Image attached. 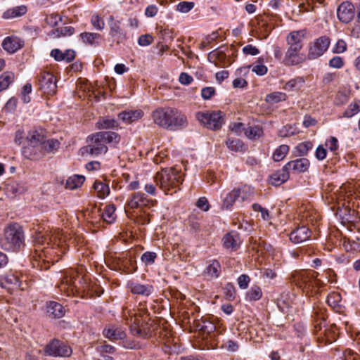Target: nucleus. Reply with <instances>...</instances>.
Wrapping results in <instances>:
<instances>
[{"label": "nucleus", "instance_id": "nucleus-1", "mask_svg": "<svg viewBox=\"0 0 360 360\" xmlns=\"http://www.w3.org/2000/svg\"><path fill=\"white\" fill-rule=\"evenodd\" d=\"M151 116L155 124L166 129L177 130L187 124L186 116L175 108H158Z\"/></svg>", "mask_w": 360, "mask_h": 360}, {"label": "nucleus", "instance_id": "nucleus-2", "mask_svg": "<svg viewBox=\"0 0 360 360\" xmlns=\"http://www.w3.org/2000/svg\"><path fill=\"white\" fill-rule=\"evenodd\" d=\"M34 252L33 257L37 260H42L43 262H49L48 255H51V250L48 249L45 245L49 246L51 243L59 246L62 240H65L63 238V233L58 231L54 233L50 232H43L42 231H37L34 236Z\"/></svg>", "mask_w": 360, "mask_h": 360}, {"label": "nucleus", "instance_id": "nucleus-3", "mask_svg": "<svg viewBox=\"0 0 360 360\" xmlns=\"http://www.w3.org/2000/svg\"><path fill=\"white\" fill-rule=\"evenodd\" d=\"M154 179L156 185L167 195L176 193L184 181L180 171L174 167L162 169L155 174Z\"/></svg>", "mask_w": 360, "mask_h": 360}, {"label": "nucleus", "instance_id": "nucleus-4", "mask_svg": "<svg viewBox=\"0 0 360 360\" xmlns=\"http://www.w3.org/2000/svg\"><path fill=\"white\" fill-rule=\"evenodd\" d=\"M315 271H298L292 274V282L307 295L310 296L323 285Z\"/></svg>", "mask_w": 360, "mask_h": 360}, {"label": "nucleus", "instance_id": "nucleus-5", "mask_svg": "<svg viewBox=\"0 0 360 360\" xmlns=\"http://www.w3.org/2000/svg\"><path fill=\"white\" fill-rule=\"evenodd\" d=\"M44 134L41 131L30 130L26 137V145L22 148V155L30 160H38L44 156Z\"/></svg>", "mask_w": 360, "mask_h": 360}, {"label": "nucleus", "instance_id": "nucleus-6", "mask_svg": "<svg viewBox=\"0 0 360 360\" xmlns=\"http://www.w3.org/2000/svg\"><path fill=\"white\" fill-rule=\"evenodd\" d=\"M0 244L6 250H19L25 245V236L22 227L17 223L8 225L4 229Z\"/></svg>", "mask_w": 360, "mask_h": 360}, {"label": "nucleus", "instance_id": "nucleus-7", "mask_svg": "<svg viewBox=\"0 0 360 360\" xmlns=\"http://www.w3.org/2000/svg\"><path fill=\"white\" fill-rule=\"evenodd\" d=\"M88 282L86 277L82 276L81 273L77 270L71 269L65 272V275L58 285V288L67 296H70L78 292L81 288L85 290L86 287L84 284Z\"/></svg>", "mask_w": 360, "mask_h": 360}, {"label": "nucleus", "instance_id": "nucleus-8", "mask_svg": "<svg viewBox=\"0 0 360 360\" xmlns=\"http://www.w3.org/2000/svg\"><path fill=\"white\" fill-rule=\"evenodd\" d=\"M196 118L204 127L212 130L219 129L224 122V114L221 111L198 112Z\"/></svg>", "mask_w": 360, "mask_h": 360}, {"label": "nucleus", "instance_id": "nucleus-9", "mask_svg": "<svg viewBox=\"0 0 360 360\" xmlns=\"http://www.w3.org/2000/svg\"><path fill=\"white\" fill-rule=\"evenodd\" d=\"M88 140L89 143L82 148L86 153L91 155H98L107 153L108 147L99 132L89 136Z\"/></svg>", "mask_w": 360, "mask_h": 360}, {"label": "nucleus", "instance_id": "nucleus-10", "mask_svg": "<svg viewBox=\"0 0 360 360\" xmlns=\"http://www.w3.org/2000/svg\"><path fill=\"white\" fill-rule=\"evenodd\" d=\"M153 205V200L148 198L143 193L136 192L134 193L127 201L124 210L128 213L130 210H142L144 207H150Z\"/></svg>", "mask_w": 360, "mask_h": 360}, {"label": "nucleus", "instance_id": "nucleus-11", "mask_svg": "<svg viewBox=\"0 0 360 360\" xmlns=\"http://www.w3.org/2000/svg\"><path fill=\"white\" fill-rule=\"evenodd\" d=\"M39 89L48 96H53L56 93L57 85L54 75L48 72H41L38 79Z\"/></svg>", "mask_w": 360, "mask_h": 360}, {"label": "nucleus", "instance_id": "nucleus-12", "mask_svg": "<svg viewBox=\"0 0 360 360\" xmlns=\"http://www.w3.org/2000/svg\"><path fill=\"white\" fill-rule=\"evenodd\" d=\"M46 354L52 356L68 357L71 355L72 349L65 343L54 340L44 348Z\"/></svg>", "mask_w": 360, "mask_h": 360}, {"label": "nucleus", "instance_id": "nucleus-13", "mask_svg": "<svg viewBox=\"0 0 360 360\" xmlns=\"http://www.w3.org/2000/svg\"><path fill=\"white\" fill-rule=\"evenodd\" d=\"M330 44V40L326 36H321L316 39L309 47L308 58L312 60L321 56L327 51Z\"/></svg>", "mask_w": 360, "mask_h": 360}, {"label": "nucleus", "instance_id": "nucleus-14", "mask_svg": "<svg viewBox=\"0 0 360 360\" xmlns=\"http://www.w3.org/2000/svg\"><path fill=\"white\" fill-rule=\"evenodd\" d=\"M300 49L296 47H288L282 63L286 66H294L302 63L304 58L300 53Z\"/></svg>", "mask_w": 360, "mask_h": 360}, {"label": "nucleus", "instance_id": "nucleus-15", "mask_svg": "<svg viewBox=\"0 0 360 360\" xmlns=\"http://www.w3.org/2000/svg\"><path fill=\"white\" fill-rule=\"evenodd\" d=\"M108 25L110 28L109 34L116 40L117 44L122 42L126 39V33L121 27V22L117 20L112 15L108 18Z\"/></svg>", "mask_w": 360, "mask_h": 360}, {"label": "nucleus", "instance_id": "nucleus-16", "mask_svg": "<svg viewBox=\"0 0 360 360\" xmlns=\"http://www.w3.org/2000/svg\"><path fill=\"white\" fill-rule=\"evenodd\" d=\"M354 6L348 1L342 2L338 8L337 14L339 20L345 23L349 22L354 16Z\"/></svg>", "mask_w": 360, "mask_h": 360}, {"label": "nucleus", "instance_id": "nucleus-17", "mask_svg": "<svg viewBox=\"0 0 360 360\" xmlns=\"http://www.w3.org/2000/svg\"><path fill=\"white\" fill-rule=\"evenodd\" d=\"M20 278L16 273L10 271L2 276H0L1 287L6 288L8 291L20 288Z\"/></svg>", "mask_w": 360, "mask_h": 360}, {"label": "nucleus", "instance_id": "nucleus-18", "mask_svg": "<svg viewBox=\"0 0 360 360\" xmlns=\"http://www.w3.org/2000/svg\"><path fill=\"white\" fill-rule=\"evenodd\" d=\"M250 187L243 186L240 188H234L226 194L223 200L222 207L224 209H230L234 202L240 198L241 193H250Z\"/></svg>", "mask_w": 360, "mask_h": 360}, {"label": "nucleus", "instance_id": "nucleus-19", "mask_svg": "<svg viewBox=\"0 0 360 360\" xmlns=\"http://www.w3.org/2000/svg\"><path fill=\"white\" fill-rule=\"evenodd\" d=\"M310 165V162L308 159L302 158L294 160L289 161L285 165V169H288V172H293L294 173H302L307 171Z\"/></svg>", "mask_w": 360, "mask_h": 360}, {"label": "nucleus", "instance_id": "nucleus-20", "mask_svg": "<svg viewBox=\"0 0 360 360\" xmlns=\"http://www.w3.org/2000/svg\"><path fill=\"white\" fill-rule=\"evenodd\" d=\"M311 236V231L305 226H298L292 230L290 235V240L295 243H301L307 240Z\"/></svg>", "mask_w": 360, "mask_h": 360}, {"label": "nucleus", "instance_id": "nucleus-21", "mask_svg": "<svg viewBox=\"0 0 360 360\" xmlns=\"http://www.w3.org/2000/svg\"><path fill=\"white\" fill-rule=\"evenodd\" d=\"M305 36L306 31L304 30L290 32L286 37L288 46L296 47L297 49L302 50L303 47L302 41Z\"/></svg>", "mask_w": 360, "mask_h": 360}, {"label": "nucleus", "instance_id": "nucleus-22", "mask_svg": "<svg viewBox=\"0 0 360 360\" xmlns=\"http://www.w3.org/2000/svg\"><path fill=\"white\" fill-rule=\"evenodd\" d=\"M24 45V41L15 36L6 37L2 42V47L7 52L13 53Z\"/></svg>", "mask_w": 360, "mask_h": 360}, {"label": "nucleus", "instance_id": "nucleus-23", "mask_svg": "<svg viewBox=\"0 0 360 360\" xmlns=\"http://www.w3.org/2000/svg\"><path fill=\"white\" fill-rule=\"evenodd\" d=\"M103 335L105 338L112 340H123L126 337V333L122 328L112 324H110L104 328Z\"/></svg>", "mask_w": 360, "mask_h": 360}, {"label": "nucleus", "instance_id": "nucleus-24", "mask_svg": "<svg viewBox=\"0 0 360 360\" xmlns=\"http://www.w3.org/2000/svg\"><path fill=\"white\" fill-rule=\"evenodd\" d=\"M207 59L217 67L224 68L229 65V60L222 51L214 50L211 51L208 54Z\"/></svg>", "mask_w": 360, "mask_h": 360}, {"label": "nucleus", "instance_id": "nucleus-25", "mask_svg": "<svg viewBox=\"0 0 360 360\" xmlns=\"http://www.w3.org/2000/svg\"><path fill=\"white\" fill-rule=\"evenodd\" d=\"M127 288L133 294L149 296L153 292V287L151 285H143L137 282L129 281Z\"/></svg>", "mask_w": 360, "mask_h": 360}, {"label": "nucleus", "instance_id": "nucleus-26", "mask_svg": "<svg viewBox=\"0 0 360 360\" xmlns=\"http://www.w3.org/2000/svg\"><path fill=\"white\" fill-rule=\"evenodd\" d=\"M143 116L141 110H124L118 114V118L126 124H131L141 119Z\"/></svg>", "mask_w": 360, "mask_h": 360}, {"label": "nucleus", "instance_id": "nucleus-27", "mask_svg": "<svg viewBox=\"0 0 360 360\" xmlns=\"http://www.w3.org/2000/svg\"><path fill=\"white\" fill-rule=\"evenodd\" d=\"M304 78L301 76H297L285 82L283 89L289 92H298L304 86Z\"/></svg>", "mask_w": 360, "mask_h": 360}, {"label": "nucleus", "instance_id": "nucleus-28", "mask_svg": "<svg viewBox=\"0 0 360 360\" xmlns=\"http://www.w3.org/2000/svg\"><path fill=\"white\" fill-rule=\"evenodd\" d=\"M289 172L285 169V165L282 169L274 172L269 177V184L278 186L285 183L289 179Z\"/></svg>", "mask_w": 360, "mask_h": 360}, {"label": "nucleus", "instance_id": "nucleus-29", "mask_svg": "<svg viewBox=\"0 0 360 360\" xmlns=\"http://www.w3.org/2000/svg\"><path fill=\"white\" fill-rule=\"evenodd\" d=\"M223 245L225 248L231 250H236L240 245L238 233L231 232L226 234L222 239Z\"/></svg>", "mask_w": 360, "mask_h": 360}, {"label": "nucleus", "instance_id": "nucleus-30", "mask_svg": "<svg viewBox=\"0 0 360 360\" xmlns=\"http://www.w3.org/2000/svg\"><path fill=\"white\" fill-rule=\"evenodd\" d=\"M49 316L53 319H60L65 316V310L60 303L50 301L46 304Z\"/></svg>", "mask_w": 360, "mask_h": 360}, {"label": "nucleus", "instance_id": "nucleus-31", "mask_svg": "<svg viewBox=\"0 0 360 360\" xmlns=\"http://www.w3.org/2000/svg\"><path fill=\"white\" fill-rule=\"evenodd\" d=\"M82 41L90 46H96L98 44L99 40L101 39V35L96 32H84L80 34Z\"/></svg>", "mask_w": 360, "mask_h": 360}, {"label": "nucleus", "instance_id": "nucleus-32", "mask_svg": "<svg viewBox=\"0 0 360 360\" xmlns=\"http://www.w3.org/2000/svg\"><path fill=\"white\" fill-rule=\"evenodd\" d=\"M27 12V7L24 5L15 6L14 8L8 9L3 14V18L5 19L18 18L23 15Z\"/></svg>", "mask_w": 360, "mask_h": 360}, {"label": "nucleus", "instance_id": "nucleus-33", "mask_svg": "<svg viewBox=\"0 0 360 360\" xmlns=\"http://www.w3.org/2000/svg\"><path fill=\"white\" fill-rule=\"evenodd\" d=\"M127 324L129 325L130 330L134 335H141L142 326L141 325V319L136 315L131 316L127 319Z\"/></svg>", "mask_w": 360, "mask_h": 360}, {"label": "nucleus", "instance_id": "nucleus-34", "mask_svg": "<svg viewBox=\"0 0 360 360\" xmlns=\"http://www.w3.org/2000/svg\"><path fill=\"white\" fill-rule=\"evenodd\" d=\"M221 272V265L217 260L213 259L210 262L205 273L212 278H217Z\"/></svg>", "mask_w": 360, "mask_h": 360}, {"label": "nucleus", "instance_id": "nucleus-35", "mask_svg": "<svg viewBox=\"0 0 360 360\" xmlns=\"http://www.w3.org/2000/svg\"><path fill=\"white\" fill-rule=\"evenodd\" d=\"M84 180L85 178L82 175H73L67 179L65 186L70 190L76 189L84 184Z\"/></svg>", "mask_w": 360, "mask_h": 360}, {"label": "nucleus", "instance_id": "nucleus-36", "mask_svg": "<svg viewBox=\"0 0 360 360\" xmlns=\"http://www.w3.org/2000/svg\"><path fill=\"white\" fill-rule=\"evenodd\" d=\"M15 75L10 71L4 72L0 75V92L6 89L13 82Z\"/></svg>", "mask_w": 360, "mask_h": 360}, {"label": "nucleus", "instance_id": "nucleus-37", "mask_svg": "<svg viewBox=\"0 0 360 360\" xmlns=\"http://www.w3.org/2000/svg\"><path fill=\"white\" fill-rule=\"evenodd\" d=\"M94 189L100 198H105L110 193V188L108 184L101 181H96L94 184Z\"/></svg>", "mask_w": 360, "mask_h": 360}, {"label": "nucleus", "instance_id": "nucleus-38", "mask_svg": "<svg viewBox=\"0 0 360 360\" xmlns=\"http://www.w3.org/2000/svg\"><path fill=\"white\" fill-rule=\"evenodd\" d=\"M115 210V206L112 204L106 205L102 214L103 219L108 224L113 223L116 219Z\"/></svg>", "mask_w": 360, "mask_h": 360}, {"label": "nucleus", "instance_id": "nucleus-39", "mask_svg": "<svg viewBox=\"0 0 360 360\" xmlns=\"http://www.w3.org/2000/svg\"><path fill=\"white\" fill-rule=\"evenodd\" d=\"M226 144L229 149L234 152H242L245 150L243 141L238 139L229 137Z\"/></svg>", "mask_w": 360, "mask_h": 360}, {"label": "nucleus", "instance_id": "nucleus-40", "mask_svg": "<svg viewBox=\"0 0 360 360\" xmlns=\"http://www.w3.org/2000/svg\"><path fill=\"white\" fill-rule=\"evenodd\" d=\"M101 136H102L103 141L106 143H112L116 146L120 141V136L113 131H100Z\"/></svg>", "mask_w": 360, "mask_h": 360}, {"label": "nucleus", "instance_id": "nucleus-41", "mask_svg": "<svg viewBox=\"0 0 360 360\" xmlns=\"http://www.w3.org/2000/svg\"><path fill=\"white\" fill-rule=\"evenodd\" d=\"M360 112V101L350 103L340 117L351 118Z\"/></svg>", "mask_w": 360, "mask_h": 360}, {"label": "nucleus", "instance_id": "nucleus-42", "mask_svg": "<svg viewBox=\"0 0 360 360\" xmlns=\"http://www.w3.org/2000/svg\"><path fill=\"white\" fill-rule=\"evenodd\" d=\"M262 297V291L259 286L253 285L246 293L245 300L252 302L257 301Z\"/></svg>", "mask_w": 360, "mask_h": 360}, {"label": "nucleus", "instance_id": "nucleus-43", "mask_svg": "<svg viewBox=\"0 0 360 360\" xmlns=\"http://www.w3.org/2000/svg\"><path fill=\"white\" fill-rule=\"evenodd\" d=\"M245 134L250 139H256L263 135V130L259 126H249L245 129Z\"/></svg>", "mask_w": 360, "mask_h": 360}, {"label": "nucleus", "instance_id": "nucleus-44", "mask_svg": "<svg viewBox=\"0 0 360 360\" xmlns=\"http://www.w3.org/2000/svg\"><path fill=\"white\" fill-rule=\"evenodd\" d=\"M290 150L288 145L283 144L278 146L274 152L272 158L275 162L283 160L287 155Z\"/></svg>", "mask_w": 360, "mask_h": 360}, {"label": "nucleus", "instance_id": "nucleus-45", "mask_svg": "<svg viewBox=\"0 0 360 360\" xmlns=\"http://www.w3.org/2000/svg\"><path fill=\"white\" fill-rule=\"evenodd\" d=\"M60 142L56 139H49L46 140V137L44 135V155L46 153H51L57 150L59 148Z\"/></svg>", "mask_w": 360, "mask_h": 360}, {"label": "nucleus", "instance_id": "nucleus-46", "mask_svg": "<svg viewBox=\"0 0 360 360\" xmlns=\"http://www.w3.org/2000/svg\"><path fill=\"white\" fill-rule=\"evenodd\" d=\"M118 127V123L115 119L102 117L98 122V127L101 129H115Z\"/></svg>", "mask_w": 360, "mask_h": 360}, {"label": "nucleus", "instance_id": "nucleus-47", "mask_svg": "<svg viewBox=\"0 0 360 360\" xmlns=\"http://www.w3.org/2000/svg\"><path fill=\"white\" fill-rule=\"evenodd\" d=\"M90 23L92 27L98 31H102L105 27V21L103 18L97 13H94L91 17Z\"/></svg>", "mask_w": 360, "mask_h": 360}, {"label": "nucleus", "instance_id": "nucleus-48", "mask_svg": "<svg viewBox=\"0 0 360 360\" xmlns=\"http://www.w3.org/2000/svg\"><path fill=\"white\" fill-rule=\"evenodd\" d=\"M287 98V96L285 93L283 92H274L272 94H268L266 98V101L268 103H276L280 101H285Z\"/></svg>", "mask_w": 360, "mask_h": 360}, {"label": "nucleus", "instance_id": "nucleus-49", "mask_svg": "<svg viewBox=\"0 0 360 360\" xmlns=\"http://www.w3.org/2000/svg\"><path fill=\"white\" fill-rule=\"evenodd\" d=\"M75 33V28L72 26H65L52 31L56 37L71 36Z\"/></svg>", "mask_w": 360, "mask_h": 360}, {"label": "nucleus", "instance_id": "nucleus-50", "mask_svg": "<svg viewBox=\"0 0 360 360\" xmlns=\"http://www.w3.org/2000/svg\"><path fill=\"white\" fill-rule=\"evenodd\" d=\"M252 207L255 212H257L261 214V217L262 218L263 220H264V221L270 220L271 217H270V214H269L268 210H266L264 207H262L258 203H254L252 205Z\"/></svg>", "mask_w": 360, "mask_h": 360}, {"label": "nucleus", "instance_id": "nucleus-51", "mask_svg": "<svg viewBox=\"0 0 360 360\" xmlns=\"http://www.w3.org/2000/svg\"><path fill=\"white\" fill-rule=\"evenodd\" d=\"M195 4L192 1H181L176 5V11L186 13L191 11Z\"/></svg>", "mask_w": 360, "mask_h": 360}, {"label": "nucleus", "instance_id": "nucleus-52", "mask_svg": "<svg viewBox=\"0 0 360 360\" xmlns=\"http://www.w3.org/2000/svg\"><path fill=\"white\" fill-rule=\"evenodd\" d=\"M157 257V254L154 252H146L141 256V261L146 265H150L155 262V260Z\"/></svg>", "mask_w": 360, "mask_h": 360}, {"label": "nucleus", "instance_id": "nucleus-53", "mask_svg": "<svg viewBox=\"0 0 360 360\" xmlns=\"http://www.w3.org/2000/svg\"><path fill=\"white\" fill-rule=\"evenodd\" d=\"M341 300V296L340 293L333 292L328 295L327 297V303L328 305L335 307L338 305V303L340 302Z\"/></svg>", "mask_w": 360, "mask_h": 360}, {"label": "nucleus", "instance_id": "nucleus-54", "mask_svg": "<svg viewBox=\"0 0 360 360\" xmlns=\"http://www.w3.org/2000/svg\"><path fill=\"white\" fill-rule=\"evenodd\" d=\"M312 146L313 144L310 141H304L299 143L296 149L300 155H306L308 151L312 148Z\"/></svg>", "mask_w": 360, "mask_h": 360}, {"label": "nucleus", "instance_id": "nucleus-55", "mask_svg": "<svg viewBox=\"0 0 360 360\" xmlns=\"http://www.w3.org/2000/svg\"><path fill=\"white\" fill-rule=\"evenodd\" d=\"M60 20L61 17L56 13L48 15L45 19L46 23L51 27L57 26Z\"/></svg>", "mask_w": 360, "mask_h": 360}, {"label": "nucleus", "instance_id": "nucleus-56", "mask_svg": "<svg viewBox=\"0 0 360 360\" xmlns=\"http://www.w3.org/2000/svg\"><path fill=\"white\" fill-rule=\"evenodd\" d=\"M221 347L229 352H235L239 349V345L236 342L228 340L223 343Z\"/></svg>", "mask_w": 360, "mask_h": 360}, {"label": "nucleus", "instance_id": "nucleus-57", "mask_svg": "<svg viewBox=\"0 0 360 360\" xmlns=\"http://www.w3.org/2000/svg\"><path fill=\"white\" fill-rule=\"evenodd\" d=\"M252 71L259 76H263L267 73L268 68L263 63H255L252 68Z\"/></svg>", "mask_w": 360, "mask_h": 360}, {"label": "nucleus", "instance_id": "nucleus-58", "mask_svg": "<svg viewBox=\"0 0 360 360\" xmlns=\"http://www.w3.org/2000/svg\"><path fill=\"white\" fill-rule=\"evenodd\" d=\"M216 93L215 89L212 86H206L201 90V96L204 100L210 99Z\"/></svg>", "mask_w": 360, "mask_h": 360}, {"label": "nucleus", "instance_id": "nucleus-59", "mask_svg": "<svg viewBox=\"0 0 360 360\" xmlns=\"http://www.w3.org/2000/svg\"><path fill=\"white\" fill-rule=\"evenodd\" d=\"M326 146L330 150V151L335 153L339 146L338 141L335 137L331 136L326 141Z\"/></svg>", "mask_w": 360, "mask_h": 360}, {"label": "nucleus", "instance_id": "nucleus-60", "mask_svg": "<svg viewBox=\"0 0 360 360\" xmlns=\"http://www.w3.org/2000/svg\"><path fill=\"white\" fill-rule=\"evenodd\" d=\"M245 55L257 56L260 53L259 49L252 44H248L242 49Z\"/></svg>", "mask_w": 360, "mask_h": 360}, {"label": "nucleus", "instance_id": "nucleus-61", "mask_svg": "<svg viewBox=\"0 0 360 360\" xmlns=\"http://www.w3.org/2000/svg\"><path fill=\"white\" fill-rule=\"evenodd\" d=\"M153 37L148 34L141 35L138 39V44L141 46H148L152 44Z\"/></svg>", "mask_w": 360, "mask_h": 360}, {"label": "nucleus", "instance_id": "nucleus-62", "mask_svg": "<svg viewBox=\"0 0 360 360\" xmlns=\"http://www.w3.org/2000/svg\"><path fill=\"white\" fill-rule=\"evenodd\" d=\"M224 292L229 300H233L235 298L236 290L231 283H229L226 285L224 288Z\"/></svg>", "mask_w": 360, "mask_h": 360}, {"label": "nucleus", "instance_id": "nucleus-63", "mask_svg": "<svg viewBox=\"0 0 360 360\" xmlns=\"http://www.w3.org/2000/svg\"><path fill=\"white\" fill-rule=\"evenodd\" d=\"M329 66L333 68H341L343 65L344 62L341 57L340 56H334L329 60Z\"/></svg>", "mask_w": 360, "mask_h": 360}, {"label": "nucleus", "instance_id": "nucleus-64", "mask_svg": "<svg viewBox=\"0 0 360 360\" xmlns=\"http://www.w3.org/2000/svg\"><path fill=\"white\" fill-rule=\"evenodd\" d=\"M250 281V277L246 274L240 275L238 278V284L240 288L246 289Z\"/></svg>", "mask_w": 360, "mask_h": 360}]
</instances>
